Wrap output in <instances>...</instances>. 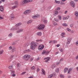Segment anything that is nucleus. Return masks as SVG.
I'll use <instances>...</instances> for the list:
<instances>
[{
    "label": "nucleus",
    "mask_w": 78,
    "mask_h": 78,
    "mask_svg": "<svg viewBox=\"0 0 78 78\" xmlns=\"http://www.w3.org/2000/svg\"><path fill=\"white\" fill-rule=\"evenodd\" d=\"M31 45L30 46V49L31 50H34L36 48V47H37V45L35 43V42L32 41L31 42Z\"/></svg>",
    "instance_id": "nucleus-1"
},
{
    "label": "nucleus",
    "mask_w": 78,
    "mask_h": 78,
    "mask_svg": "<svg viewBox=\"0 0 78 78\" xmlns=\"http://www.w3.org/2000/svg\"><path fill=\"white\" fill-rule=\"evenodd\" d=\"M30 55H26L23 56L24 59L27 61H28L30 59Z\"/></svg>",
    "instance_id": "nucleus-2"
},
{
    "label": "nucleus",
    "mask_w": 78,
    "mask_h": 78,
    "mask_svg": "<svg viewBox=\"0 0 78 78\" xmlns=\"http://www.w3.org/2000/svg\"><path fill=\"white\" fill-rule=\"evenodd\" d=\"M45 27V25L43 24H40L38 27L39 30H43Z\"/></svg>",
    "instance_id": "nucleus-3"
},
{
    "label": "nucleus",
    "mask_w": 78,
    "mask_h": 78,
    "mask_svg": "<svg viewBox=\"0 0 78 78\" xmlns=\"http://www.w3.org/2000/svg\"><path fill=\"white\" fill-rule=\"evenodd\" d=\"M29 2H32V0H24L22 2V3L24 4Z\"/></svg>",
    "instance_id": "nucleus-4"
},
{
    "label": "nucleus",
    "mask_w": 78,
    "mask_h": 78,
    "mask_svg": "<svg viewBox=\"0 0 78 78\" xmlns=\"http://www.w3.org/2000/svg\"><path fill=\"white\" fill-rule=\"evenodd\" d=\"M30 12L31 11L30 10H27L24 12V14H29V13H30Z\"/></svg>",
    "instance_id": "nucleus-5"
},
{
    "label": "nucleus",
    "mask_w": 78,
    "mask_h": 78,
    "mask_svg": "<svg viewBox=\"0 0 78 78\" xmlns=\"http://www.w3.org/2000/svg\"><path fill=\"white\" fill-rule=\"evenodd\" d=\"M70 5L71 6H72V7H73V8H75V5L73 2V1H71L70 2Z\"/></svg>",
    "instance_id": "nucleus-6"
},
{
    "label": "nucleus",
    "mask_w": 78,
    "mask_h": 78,
    "mask_svg": "<svg viewBox=\"0 0 78 78\" xmlns=\"http://www.w3.org/2000/svg\"><path fill=\"white\" fill-rule=\"evenodd\" d=\"M44 48V46L43 45H41L39 46L38 49L39 50H42Z\"/></svg>",
    "instance_id": "nucleus-7"
},
{
    "label": "nucleus",
    "mask_w": 78,
    "mask_h": 78,
    "mask_svg": "<svg viewBox=\"0 0 78 78\" xmlns=\"http://www.w3.org/2000/svg\"><path fill=\"white\" fill-rule=\"evenodd\" d=\"M72 41V39L71 38H69L67 40V44H69L70 43V42Z\"/></svg>",
    "instance_id": "nucleus-8"
},
{
    "label": "nucleus",
    "mask_w": 78,
    "mask_h": 78,
    "mask_svg": "<svg viewBox=\"0 0 78 78\" xmlns=\"http://www.w3.org/2000/svg\"><path fill=\"white\" fill-rule=\"evenodd\" d=\"M23 31V29H21L18 30L16 31V33H19L22 32V31Z\"/></svg>",
    "instance_id": "nucleus-9"
},
{
    "label": "nucleus",
    "mask_w": 78,
    "mask_h": 78,
    "mask_svg": "<svg viewBox=\"0 0 78 78\" xmlns=\"http://www.w3.org/2000/svg\"><path fill=\"white\" fill-rule=\"evenodd\" d=\"M55 75L54 74H50L48 75V78H51L53 77V76Z\"/></svg>",
    "instance_id": "nucleus-10"
},
{
    "label": "nucleus",
    "mask_w": 78,
    "mask_h": 78,
    "mask_svg": "<svg viewBox=\"0 0 78 78\" xmlns=\"http://www.w3.org/2000/svg\"><path fill=\"white\" fill-rule=\"evenodd\" d=\"M74 14L76 16V18H78V12L76 11L75 12Z\"/></svg>",
    "instance_id": "nucleus-11"
},
{
    "label": "nucleus",
    "mask_w": 78,
    "mask_h": 78,
    "mask_svg": "<svg viewBox=\"0 0 78 78\" xmlns=\"http://www.w3.org/2000/svg\"><path fill=\"white\" fill-rule=\"evenodd\" d=\"M14 73V71H12V73H11V75L12 76H16V74Z\"/></svg>",
    "instance_id": "nucleus-12"
},
{
    "label": "nucleus",
    "mask_w": 78,
    "mask_h": 78,
    "mask_svg": "<svg viewBox=\"0 0 78 78\" xmlns=\"http://www.w3.org/2000/svg\"><path fill=\"white\" fill-rule=\"evenodd\" d=\"M0 11H1V12L3 11V7L2 6H0Z\"/></svg>",
    "instance_id": "nucleus-13"
},
{
    "label": "nucleus",
    "mask_w": 78,
    "mask_h": 78,
    "mask_svg": "<svg viewBox=\"0 0 78 78\" xmlns=\"http://www.w3.org/2000/svg\"><path fill=\"white\" fill-rule=\"evenodd\" d=\"M20 66H21V65L20 63H18L17 64V67L18 68V69H19V68H20Z\"/></svg>",
    "instance_id": "nucleus-14"
},
{
    "label": "nucleus",
    "mask_w": 78,
    "mask_h": 78,
    "mask_svg": "<svg viewBox=\"0 0 78 78\" xmlns=\"http://www.w3.org/2000/svg\"><path fill=\"white\" fill-rule=\"evenodd\" d=\"M41 71L42 73H41L42 74H43V75H45V71H44V70L43 69H41Z\"/></svg>",
    "instance_id": "nucleus-15"
},
{
    "label": "nucleus",
    "mask_w": 78,
    "mask_h": 78,
    "mask_svg": "<svg viewBox=\"0 0 78 78\" xmlns=\"http://www.w3.org/2000/svg\"><path fill=\"white\" fill-rule=\"evenodd\" d=\"M58 14V10H55V12L54 14V15L55 16H56L57 14Z\"/></svg>",
    "instance_id": "nucleus-16"
},
{
    "label": "nucleus",
    "mask_w": 78,
    "mask_h": 78,
    "mask_svg": "<svg viewBox=\"0 0 78 78\" xmlns=\"http://www.w3.org/2000/svg\"><path fill=\"white\" fill-rule=\"evenodd\" d=\"M41 34H42L41 32H38L37 33V36H41Z\"/></svg>",
    "instance_id": "nucleus-17"
},
{
    "label": "nucleus",
    "mask_w": 78,
    "mask_h": 78,
    "mask_svg": "<svg viewBox=\"0 0 78 78\" xmlns=\"http://www.w3.org/2000/svg\"><path fill=\"white\" fill-rule=\"evenodd\" d=\"M55 67H56V65H55V64H53L51 66V67L52 69H55Z\"/></svg>",
    "instance_id": "nucleus-18"
},
{
    "label": "nucleus",
    "mask_w": 78,
    "mask_h": 78,
    "mask_svg": "<svg viewBox=\"0 0 78 78\" xmlns=\"http://www.w3.org/2000/svg\"><path fill=\"white\" fill-rule=\"evenodd\" d=\"M22 23H19L17 24L16 25V27H19V26H20V25H21Z\"/></svg>",
    "instance_id": "nucleus-19"
},
{
    "label": "nucleus",
    "mask_w": 78,
    "mask_h": 78,
    "mask_svg": "<svg viewBox=\"0 0 78 78\" xmlns=\"http://www.w3.org/2000/svg\"><path fill=\"white\" fill-rule=\"evenodd\" d=\"M58 19L59 20H61L62 17L61 15H58Z\"/></svg>",
    "instance_id": "nucleus-20"
},
{
    "label": "nucleus",
    "mask_w": 78,
    "mask_h": 78,
    "mask_svg": "<svg viewBox=\"0 0 78 78\" xmlns=\"http://www.w3.org/2000/svg\"><path fill=\"white\" fill-rule=\"evenodd\" d=\"M52 22L53 23V25H54V26H56V25H57L58 24H57V23L56 22H54V21H53Z\"/></svg>",
    "instance_id": "nucleus-21"
},
{
    "label": "nucleus",
    "mask_w": 78,
    "mask_h": 78,
    "mask_svg": "<svg viewBox=\"0 0 78 78\" xmlns=\"http://www.w3.org/2000/svg\"><path fill=\"white\" fill-rule=\"evenodd\" d=\"M67 70H68V68H65L64 69V72L66 73V72L67 71Z\"/></svg>",
    "instance_id": "nucleus-22"
},
{
    "label": "nucleus",
    "mask_w": 78,
    "mask_h": 78,
    "mask_svg": "<svg viewBox=\"0 0 78 78\" xmlns=\"http://www.w3.org/2000/svg\"><path fill=\"white\" fill-rule=\"evenodd\" d=\"M31 70H34V69H36V68L34 66H32L31 67Z\"/></svg>",
    "instance_id": "nucleus-23"
},
{
    "label": "nucleus",
    "mask_w": 78,
    "mask_h": 78,
    "mask_svg": "<svg viewBox=\"0 0 78 78\" xmlns=\"http://www.w3.org/2000/svg\"><path fill=\"white\" fill-rule=\"evenodd\" d=\"M17 8V5H15V6H14L12 7V9H15V8Z\"/></svg>",
    "instance_id": "nucleus-24"
},
{
    "label": "nucleus",
    "mask_w": 78,
    "mask_h": 78,
    "mask_svg": "<svg viewBox=\"0 0 78 78\" xmlns=\"http://www.w3.org/2000/svg\"><path fill=\"white\" fill-rule=\"evenodd\" d=\"M32 22L31 20H30L27 22V24H30V23H31Z\"/></svg>",
    "instance_id": "nucleus-25"
},
{
    "label": "nucleus",
    "mask_w": 78,
    "mask_h": 78,
    "mask_svg": "<svg viewBox=\"0 0 78 78\" xmlns=\"http://www.w3.org/2000/svg\"><path fill=\"white\" fill-rule=\"evenodd\" d=\"M50 53V51H45V55H47L48 53Z\"/></svg>",
    "instance_id": "nucleus-26"
},
{
    "label": "nucleus",
    "mask_w": 78,
    "mask_h": 78,
    "mask_svg": "<svg viewBox=\"0 0 78 78\" xmlns=\"http://www.w3.org/2000/svg\"><path fill=\"white\" fill-rule=\"evenodd\" d=\"M13 68V66H12L10 65V66H9V68L10 69H12V68Z\"/></svg>",
    "instance_id": "nucleus-27"
},
{
    "label": "nucleus",
    "mask_w": 78,
    "mask_h": 78,
    "mask_svg": "<svg viewBox=\"0 0 78 78\" xmlns=\"http://www.w3.org/2000/svg\"><path fill=\"white\" fill-rule=\"evenodd\" d=\"M44 24H45L46 25L47 23V21L46 20H44L43 21Z\"/></svg>",
    "instance_id": "nucleus-28"
},
{
    "label": "nucleus",
    "mask_w": 78,
    "mask_h": 78,
    "mask_svg": "<svg viewBox=\"0 0 78 78\" xmlns=\"http://www.w3.org/2000/svg\"><path fill=\"white\" fill-rule=\"evenodd\" d=\"M62 25L64 27H67V24L66 23H63L62 24Z\"/></svg>",
    "instance_id": "nucleus-29"
},
{
    "label": "nucleus",
    "mask_w": 78,
    "mask_h": 78,
    "mask_svg": "<svg viewBox=\"0 0 78 78\" xmlns=\"http://www.w3.org/2000/svg\"><path fill=\"white\" fill-rule=\"evenodd\" d=\"M28 45V43H27L26 44H25V45H24V47H27Z\"/></svg>",
    "instance_id": "nucleus-30"
},
{
    "label": "nucleus",
    "mask_w": 78,
    "mask_h": 78,
    "mask_svg": "<svg viewBox=\"0 0 78 78\" xmlns=\"http://www.w3.org/2000/svg\"><path fill=\"white\" fill-rule=\"evenodd\" d=\"M71 70H72V69H69L68 71V73H69L70 72V71H71Z\"/></svg>",
    "instance_id": "nucleus-31"
},
{
    "label": "nucleus",
    "mask_w": 78,
    "mask_h": 78,
    "mask_svg": "<svg viewBox=\"0 0 78 78\" xmlns=\"http://www.w3.org/2000/svg\"><path fill=\"white\" fill-rule=\"evenodd\" d=\"M3 50H2L0 51V55H2L3 54Z\"/></svg>",
    "instance_id": "nucleus-32"
},
{
    "label": "nucleus",
    "mask_w": 78,
    "mask_h": 78,
    "mask_svg": "<svg viewBox=\"0 0 78 78\" xmlns=\"http://www.w3.org/2000/svg\"><path fill=\"white\" fill-rule=\"evenodd\" d=\"M14 55H11V57L10 58V59L12 60V59H13V58H14Z\"/></svg>",
    "instance_id": "nucleus-33"
},
{
    "label": "nucleus",
    "mask_w": 78,
    "mask_h": 78,
    "mask_svg": "<svg viewBox=\"0 0 78 78\" xmlns=\"http://www.w3.org/2000/svg\"><path fill=\"white\" fill-rule=\"evenodd\" d=\"M60 3V1H55V3Z\"/></svg>",
    "instance_id": "nucleus-34"
},
{
    "label": "nucleus",
    "mask_w": 78,
    "mask_h": 78,
    "mask_svg": "<svg viewBox=\"0 0 78 78\" xmlns=\"http://www.w3.org/2000/svg\"><path fill=\"white\" fill-rule=\"evenodd\" d=\"M37 17V16H33V19H36Z\"/></svg>",
    "instance_id": "nucleus-35"
},
{
    "label": "nucleus",
    "mask_w": 78,
    "mask_h": 78,
    "mask_svg": "<svg viewBox=\"0 0 78 78\" xmlns=\"http://www.w3.org/2000/svg\"><path fill=\"white\" fill-rule=\"evenodd\" d=\"M12 50L13 52L14 51H16V48H13Z\"/></svg>",
    "instance_id": "nucleus-36"
},
{
    "label": "nucleus",
    "mask_w": 78,
    "mask_h": 78,
    "mask_svg": "<svg viewBox=\"0 0 78 78\" xmlns=\"http://www.w3.org/2000/svg\"><path fill=\"white\" fill-rule=\"evenodd\" d=\"M13 14H11L10 16V17L11 18V19H14V17H13V16H13Z\"/></svg>",
    "instance_id": "nucleus-37"
},
{
    "label": "nucleus",
    "mask_w": 78,
    "mask_h": 78,
    "mask_svg": "<svg viewBox=\"0 0 78 78\" xmlns=\"http://www.w3.org/2000/svg\"><path fill=\"white\" fill-rule=\"evenodd\" d=\"M54 20L55 21H56V22H58V21H59V20L58 19L55 18Z\"/></svg>",
    "instance_id": "nucleus-38"
},
{
    "label": "nucleus",
    "mask_w": 78,
    "mask_h": 78,
    "mask_svg": "<svg viewBox=\"0 0 78 78\" xmlns=\"http://www.w3.org/2000/svg\"><path fill=\"white\" fill-rule=\"evenodd\" d=\"M9 37H11L12 36V33H10L8 35Z\"/></svg>",
    "instance_id": "nucleus-39"
},
{
    "label": "nucleus",
    "mask_w": 78,
    "mask_h": 78,
    "mask_svg": "<svg viewBox=\"0 0 78 78\" xmlns=\"http://www.w3.org/2000/svg\"><path fill=\"white\" fill-rule=\"evenodd\" d=\"M56 72H57V73H59V69L57 68L56 69Z\"/></svg>",
    "instance_id": "nucleus-40"
},
{
    "label": "nucleus",
    "mask_w": 78,
    "mask_h": 78,
    "mask_svg": "<svg viewBox=\"0 0 78 78\" xmlns=\"http://www.w3.org/2000/svg\"><path fill=\"white\" fill-rule=\"evenodd\" d=\"M59 50L60 51H61V52H62L63 51V50L62 48H60Z\"/></svg>",
    "instance_id": "nucleus-41"
},
{
    "label": "nucleus",
    "mask_w": 78,
    "mask_h": 78,
    "mask_svg": "<svg viewBox=\"0 0 78 78\" xmlns=\"http://www.w3.org/2000/svg\"><path fill=\"white\" fill-rule=\"evenodd\" d=\"M51 7H52V6H50L48 8V9H50L51 8Z\"/></svg>",
    "instance_id": "nucleus-42"
},
{
    "label": "nucleus",
    "mask_w": 78,
    "mask_h": 78,
    "mask_svg": "<svg viewBox=\"0 0 78 78\" xmlns=\"http://www.w3.org/2000/svg\"><path fill=\"white\" fill-rule=\"evenodd\" d=\"M16 43L15 42H13L12 43V45H16Z\"/></svg>",
    "instance_id": "nucleus-43"
},
{
    "label": "nucleus",
    "mask_w": 78,
    "mask_h": 78,
    "mask_svg": "<svg viewBox=\"0 0 78 78\" xmlns=\"http://www.w3.org/2000/svg\"><path fill=\"white\" fill-rule=\"evenodd\" d=\"M66 30H67V31H71V30H70V29L68 28H67L66 29Z\"/></svg>",
    "instance_id": "nucleus-44"
},
{
    "label": "nucleus",
    "mask_w": 78,
    "mask_h": 78,
    "mask_svg": "<svg viewBox=\"0 0 78 78\" xmlns=\"http://www.w3.org/2000/svg\"><path fill=\"white\" fill-rule=\"evenodd\" d=\"M60 77L61 78H64V76H63V75H61L60 76Z\"/></svg>",
    "instance_id": "nucleus-45"
},
{
    "label": "nucleus",
    "mask_w": 78,
    "mask_h": 78,
    "mask_svg": "<svg viewBox=\"0 0 78 78\" xmlns=\"http://www.w3.org/2000/svg\"><path fill=\"white\" fill-rule=\"evenodd\" d=\"M60 7H57V10H57V11H59V10H60Z\"/></svg>",
    "instance_id": "nucleus-46"
},
{
    "label": "nucleus",
    "mask_w": 78,
    "mask_h": 78,
    "mask_svg": "<svg viewBox=\"0 0 78 78\" xmlns=\"http://www.w3.org/2000/svg\"><path fill=\"white\" fill-rule=\"evenodd\" d=\"M63 19L64 20H67V18L66 17H63Z\"/></svg>",
    "instance_id": "nucleus-47"
},
{
    "label": "nucleus",
    "mask_w": 78,
    "mask_h": 78,
    "mask_svg": "<svg viewBox=\"0 0 78 78\" xmlns=\"http://www.w3.org/2000/svg\"><path fill=\"white\" fill-rule=\"evenodd\" d=\"M37 72H38L39 71V69L38 68H37Z\"/></svg>",
    "instance_id": "nucleus-48"
},
{
    "label": "nucleus",
    "mask_w": 78,
    "mask_h": 78,
    "mask_svg": "<svg viewBox=\"0 0 78 78\" xmlns=\"http://www.w3.org/2000/svg\"><path fill=\"white\" fill-rule=\"evenodd\" d=\"M33 61V58H32L30 60V62H31V61Z\"/></svg>",
    "instance_id": "nucleus-49"
},
{
    "label": "nucleus",
    "mask_w": 78,
    "mask_h": 78,
    "mask_svg": "<svg viewBox=\"0 0 78 78\" xmlns=\"http://www.w3.org/2000/svg\"><path fill=\"white\" fill-rule=\"evenodd\" d=\"M60 4L61 5H65V3H64L62 2H61V3H60Z\"/></svg>",
    "instance_id": "nucleus-50"
},
{
    "label": "nucleus",
    "mask_w": 78,
    "mask_h": 78,
    "mask_svg": "<svg viewBox=\"0 0 78 78\" xmlns=\"http://www.w3.org/2000/svg\"><path fill=\"white\" fill-rule=\"evenodd\" d=\"M26 73V72H23L22 73V75H24V74H25V73Z\"/></svg>",
    "instance_id": "nucleus-51"
},
{
    "label": "nucleus",
    "mask_w": 78,
    "mask_h": 78,
    "mask_svg": "<svg viewBox=\"0 0 78 78\" xmlns=\"http://www.w3.org/2000/svg\"><path fill=\"white\" fill-rule=\"evenodd\" d=\"M45 59H48V61H49V59H50V57H47V58H45Z\"/></svg>",
    "instance_id": "nucleus-52"
},
{
    "label": "nucleus",
    "mask_w": 78,
    "mask_h": 78,
    "mask_svg": "<svg viewBox=\"0 0 78 78\" xmlns=\"http://www.w3.org/2000/svg\"><path fill=\"white\" fill-rule=\"evenodd\" d=\"M56 47H59V46H60V44H57L56 45Z\"/></svg>",
    "instance_id": "nucleus-53"
},
{
    "label": "nucleus",
    "mask_w": 78,
    "mask_h": 78,
    "mask_svg": "<svg viewBox=\"0 0 78 78\" xmlns=\"http://www.w3.org/2000/svg\"><path fill=\"white\" fill-rule=\"evenodd\" d=\"M42 54H45V51H44L42 53Z\"/></svg>",
    "instance_id": "nucleus-54"
},
{
    "label": "nucleus",
    "mask_w": 78,
    "mask_h": 78,
    "mask_svg": "<svg viewBox=\"0 0 78 78\" xmlns=\"http://www.w3.org/2000/svg\"><path fill=\"white\" fill-rule=\"evenodd\" d=\"M48 59H47V60H45V62H48Z\"/></svg>",
    "instance_id": "nucleus-55"
},
{
    "label": "nucleus",
    "mask_w": 78,
    "mask_h": 78,
    "mask_svg": "<svg viewBox=\"0 0 78 78\" xmlns=\"http://www.w3.org/2000/svg\"><path fill=\"white\" fill-rule=\"evenodd\" d=\"M15 29L14 28V27H12L11 29V30H14Z\"/></svg>",
    "instance_id": "nucleus-56"
},
{
    "label": "nucleus",
    "mask_w": 78,
    "mask_h": 78,
    "mask_svg": "<svg viewBox=\"0 0 78 78\" xmlns=\"http://www.w3.org/2000/svg\"><path fill=\"white\" fill-rule=\"evenodd\" d=\"M15 5H17V2L15 1Z\"/></svg>",
    "instance_id": "nucleus-57"
},
{
    "label": "nucleus",
    "mask_w": 78,
    "mask_h": 78,
    "mask_svg": "<svg viewBox=\"0 0 78 78\" xmlns=\"http://www.w3.org/2000/svg\"><path fill=\"white\" fill-rule=\"evenodd\" d=\"M58 53H59V52H56V53H55V55H56L58 54Z\"/></svg>",
    "instance_id": "nucleus-58"
},
{
    "label": "nucleus",
    "mask_w": 78,
    "mask_h": 78,
    "mask_svg": "<svg viewBox=\"0 0 78 78\" xmlns=\"http://www.w3.org/2000/svg\"><path fill=\"white\" fill-rule=\"evenodd\" d=\"M66 19L67 20L68 19H69V16H68L66 17Z\"/></svg>",
    "instance_id": "nucleus-59"
},
{
    "label": "nucleus",
    "mask_w": 78,
    "mask_h": 78,
    "mask_svg": "<svg viewBox=\"0 0 78 78\" xmlns=\"http://www.w3.org/2000/svg\"><path fill=\"white\" fill-rule=\"evenodd\" d=\"M61 35L62 37H64V35H63L62 34H61Z\"/></svg>",
    "instance_id": "nucleus-60"
},
{
    "label": "nucleus",
    "mask_w": 78,
    "mask_h": 78,
    "mask_svg": "<svg viewBox=\"0 0 78 78\" xmlns=\"http://www.w3.org/2000/svg\"><path fill=\"white\" fill-rule=\"evenodd\" d=\"M9 50H11V49H12V47L10 46L9 47Z\"/></svg>",
    "instance_id": "nucleus-61"
},
{
    "label": "nucleus",
    "mask_w": 78,
    "mask_h": 78,
    "mask_svg": "<svg viewBox=\"0 0 78 78\" xmlns=\"http://www.w3.org/2000/svg\"><path fill=\"white\" fill-rule=\"evenodd\" d=\"M67 12H68L67 10L65 11V14H67Z\"/></svg>",
    "instance_id": "nucleus-62"
},
{
    "label": "nucleus",
    "mask_w": 78,
    "mask_h": 78,
    "mask_svg": "<svg viewBox=\"0 0 78 78\" xmlns=\"http://www.w3.org/2000/svg\"><path fill=\"white\" fill-rule=\"evenodd\" d=\"M3 18L1 16H0V20L3 19Z\"/></svg>",
    "instance_id": "nucleus-63"
},
{
    "label": "nucleus",
    "mask_w": 78,
    "mask_h": 78,
    "mask_svg": "<svg viewBox=\"0 0 78 78\" xmlns=\"http://www.w3.org/2000/svg\"><path fill=\"white\" fill-rule=\"evenodd\" d=\"M73 24H71L70 25V27H73Z\"/></svg>",
    "instance_id": "nucleus-64"
}]
</instances>
